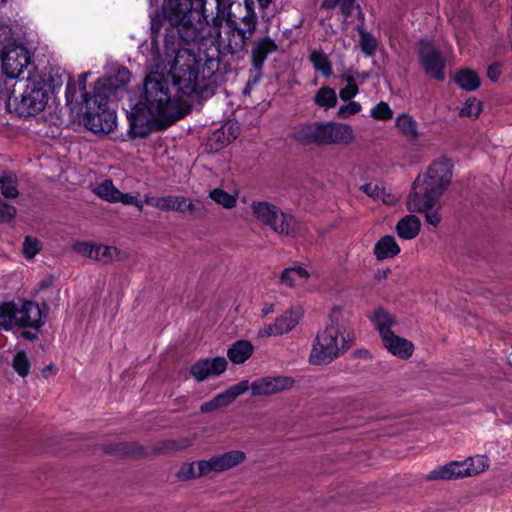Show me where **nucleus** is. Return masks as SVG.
<instances>
[{
  "instance_id": "bb28decb",
  "label": "nucleus",
  "mask_w": 512,
  "mask_h": 512,
  "mask_svg": "<svg viewBox=\"0 0 512 512\" xmlns=\"http://www.w3.org/2000/svg\"><path fill=\"white\" fill-rule=\"evenodd\" d=\"M249 389L248 380H242L238 384L229 387L222 393L217 394L213 399L220 408L229 406L238 396Z\"/></svg>"
},
{
  "instance_id": "9b49d317",
  "label": "nucleus",
  "mask_w": 512,
  "mask_h": 512,
  "mask_svg": "<svg viewBox=\"0 0 512 512\" xmlns=\"http://www.w3.org/2000/svg\"><path fill=\"white\" fill-rule=\"evenodd\" d=\"M13 305V318L11 319V328L13 325L19 326L21 328H34L35 330H40V328L45 324V319L47 317V312H43V310H48L47 303H43L40 307L38 303L29 300L20 301V305L15 303L14 301H10Z\"/></svg>"
},
{
  "instance_id": "052dcab7",
  "label": "nucleus",
  "mask_w": 512,
  "mask_h": 512,
  "mask_svg": "<svg viewBox=\"0 0 512 512\" xmlns=\"http://www.w3.org/2000/svg\"><path fill=\"white\" fill-rule=\"evenodd\" d=\"M166 21L164 18H163V12L161 11V15L160 14H156L154 15L152 18H151V35L152 37H156L160 30H161V27L163 26V22Z\"/></svg>"
},
{
  "instance_id": "c85d7f7f",
  "label": "nucleus",
  "mask_w": 512,
  "mask_h": 512,
  "mask_svg": "<svg viewBox=\"0 0 512 512\" xmlns=\"http://www.w3.org/2000/svg\"><path fill=\"white\" fill-rule=\"evenodd\" d=\"M309 60L314 69L321 72L324 77L328 78L333 74L332 62L323 50H313L309 55Z\"/></svg>"
},
{
  "instance_id": "5701e85b",
  "label": "nucleus",
  "mask_w": 512,
  "mask_h": 512,
  "mask_svg": "<svg viewBox=\"0 0 512 512\" xmlns=\"http://www.w3.org/2000/svg\"><path fill=\"white\" fill-rule=\"evenodd\" d=\"M453 80L465 91H475L481 85L479 74L471 68H460L456 71Z\"/></svg>"
},
{
  "instance_id": "2eb2a0df",
  "label": "nucleus",
  "mask_w": 512,
  "mask_h": 512,
  "mask_svg": "<svg viewBox=\"0 0 512 512\" xmlns=\"http://www.w3.org/2000/svg\"><path fill=\"white\" fill-rule=\"evenodd\" d=\"M278 50L276 42L268 36L259 38L251 49V65L255 71L262 74V69L267 56Z\"/></svg>"
},
{
  "instance_id": "8fccbe9b",
  "label": "nucleus",
  "mask_w": 512,
  "mask_h": 512,
  "mask_svg": "<svg viewBox=\"0 0 512 512\" xmlns=\"http://www.w3.org/2000/svg\"><path fill=\"white\" fill-rule=\"evenodd\" d=\"M96 245L90 242L79 241L73 244L72 249L82 256L94 259Z\"/></svg>"
},
{
  "instance_id": "6e6552de",
  "label": "nucleus",
  "mask_w": 512,
  "mask_h": 512,
  "mask_svg": "<svg viewBox=\"0 0 512 512\" xmlns=\"http://www.w3.org/2000/svg\"><path fill=\"white\" fill-rule=\"evenodd\" d=\"M255 218L269 226L280 235H290L294 232L295 219L292 215L283 213L279 207L266 201L252 203Z\"/></svg>"
},
{
  "instance_id": "3c124183",
  "label": "nucleus",
  "mask_w": 512,
  "mask_h": 512,
  "mask_svg": "<svg viewBox=\"0 0 512 512\" xmlns=\"http://www.w3.org/2000/svg\"><path fill=\"white\" fill-rule=\"evenodd\" d=\"M361 105L358 102L350 101L346 105H342L338 111L337 116L340 119H346L352 115H355L361 111Z\"/></svg>"
},
{
  "instance_id": "f8f14e48",
  "label": "nucleus",
  "mask_w": 512,
  "mask_h": 512,
  "mask_svg": "<svg viewBox=\"0 0 512 512\" xmlns=\"http://www.w3.org/2000/svg\"><path fill=\"white\" fill-rule=\"evenodd\" d=\"M294 384V378L277 375L258 378L249 385V388L251 389L252 396H267L289 390Z\"/></svg>"
},
{
  "instance_id": "423d86ee",
  "label": "nucleus",
  "mask_w": 512,
  "mask_h": 512,
  "mask_svg": "<svg viewBox=\"0 0 512 512\" xmlns=\"http://www.w3.org/2000/svg\"><path fill=\"white\" fill-rule=\"evenodd\" d=\"M13 87V85H9L7 95H3L1 99L5 101L6 108L10 113L19 118H29L38 115L47 106L49 94L48 90L44 88L43 82L34 80L28 82L21 95L12 98Z\"/></svg>"
},
{
  "instance_id": "412c9836",
  "label": "nucleus",
  "mask_w": 512,
  "mask_h": 512,
  "mask_svg": "<svg viewBox=\"0 0 512 512\" xmlns=\"http://www.w3.org/2000/svg\"><path fill=\"white\" fill-rule=\"evenodd\" d=\"M373 252L377 260H384L397 256L400 247L392 235H385L376 242Z\"/></svg>"
},
{
  "instance_id": "09e8293b",
  "label": "nucleus",
  "mask_w": 512,
  "mask_h": 512,
  "mask_svg": "<svg viewBox=\"0 0 512 512\" xmlns=\"http://www.w3.org/2000/svg\"><path fill=\"white\" fill-rule=\"evenodd\" d=\"M246 9L247 13L244 17L241 18V23L243 24V27L246 28L248 36H253L256 31L258 18L252 6H249V8Z\"/></svg>"
},
{
  "instance_id": "864d4df0",
  "label": "nucleus",
  "mask_w": 512,
  "mask_h": 512,
  "mask_svg": "<svg viewBox=\"0 0 512 512\" xmlns=\"http://www.w3.org/2000/svg\"><path fill=\"white\" fill-rule=\"evenodd\" d=\"M17 44L12 37V28L10 25L0 21V45Z\"/></svg>"
},
{
  "instance_id": "20e7f679",
  "label": "nucleus",
  "mask_w": 512,
  "mask_h": 512,
  "mask_svg": "<svg viewBox=\"0 0 512 512\" xmlns=\"http://www.w3.org/2000/svg\"><path fill=\"white\" fill-rule=\"evenodd\" d=\"M452 168L451 161L444 157L434 161L424 175H418L407 198V210L424 212L434 208L451 183Z\"/></svg>"
},
{
  "instance_id": "a878e982",
  "label": "nucleus",
  "mask_w": 512,
  "mask_h": 512,
  "mask_svg": "<svg viewBox=\"0 0 512 512\" xmlns=\"http://www.w3.org/2000/svg\"><path fill=\"white\" fill-rule=\"evenodd\" d=\"M396 128L410 142H416L419 139L418 124L416 120L408 113L400 114L395 121Z\"/></svg>"
},
{
  "instance_id": "a18cd8bd",
  "label": "nucleus",
  "mask_w": 512,
  "mask_h": 512,
  "mask_svg": "<svg viewBox=\"0 0 512 512\" xmlns=\"http://www.w3.org/2000/svg\"><path fill=\"white\" fill-rule=\"evenodd\" d=\"M370 115L375 120L387 121L393 117V111L386 102L381 101L371 110Z\"/></svg>"
},
{
  "instance_id": "37998d69",
  "label": "nucleus",
  "mask_w": 512,
  "mask_h": 512,
  "mask_svg": "<svg viewBox=\"0 0 512 512\" xmlns=\"http://www.w3.org/2000/svg\"><path fill=\"white\" fill-rule=\"evenodd\" d=\"M455 463H448L446 465H443L433 471L430 472V474L427 476L428 480H452L453 477V471L452 468H454Z\"/></svg>"
},
{
  "instance_id": "6ab92c4d",
  "label": "nucleus",
  "mask_w": 512,
  "mask_h": 512,
  "mask_svg": "<svg viewBox=\"0 0 512 512\" xmlns=\"http://www.w3.org/2000/svg\"><path fill=\"white\" fill-rule=\"evenodd\" d=\"M420 229V219L413 214L402 217L396 224V233L404 240H411L417 237Z\"/></svg>"
},
{
  "instance_id": "338daca9",
  "label": "nucleus",
  "mask_w": 512,
  "mask_h": 512,
  "mask_svg": "<svg viewBox=\"0 0 512 512\" xmlns=\"http://www.w3.org/2000/svg\"><path fill=\"white\" fill-rule=\"evenodd\" d=\"M425 219L430 225L437 227L441 222V215L437 211H431V209L424 211Z\"/></svg>"
},
{
  "instance_id": "e433bc0d",
  "label": "nucleus",
  "mask_w": 512,
  "mask_h": 512,
  "mask_svg": "<svg viewBox=\"0 0 512 512\" xmlns=\"http://www.w3.org/2000/svg\"><path fill=\"white\" fill-rule=\"evenodd\" d=\"M35 82H43L44 88L48 86L52 91L56 88H60L63 84V74L59 72V69L50 68L45 72L40 80H34Z\"/></svg>"
},
{
  "instance_id": "69168bd1",
  "label": "nucleus",
  "mask_w": 512,
  "mask_h": 512,
  "mask_svg": "<svg viewBox=\"0 0 512 512\" xmlns=\"http://www.w3.org/2000/svg\"><path fill=\"white\" fill-rule=\"evenodd\" d=\"M341 13L346 17H350L353 14V10L356 5V0H344L339 4Z\"/></svg>"
},
{
  "instance_id": "e2e57ef3",
  "label": "nucleus",
  "mask_w": 512,
  "mask_h": 512,
  "mask_svg": "<svg viewBox=\"0 0 512 512\" xmlns=\"http://www.w3.org/2000/svg\"><path fill=\"white\" fill-rule=\"evenodd\" d=\"M231 5L230 0H216V13L221 15V12H223L224 17L232 18Z\"/></svg>"
},
{
  "instance_id": "603ef678",
  "label": "nucleus",
  "mask_w": 512,
  "mask_h": 512,
  "mask_svg": "<svg viewBox=\"0 0 512 512\" xmlns=\"http://www.w3.org/2000/svg\"><path fill=\"white\" fill-rule=\"evenodd\" d=\"M197 464V478L208 475L210 472H216L215 463L213 457L209 460H199L196 462Z\"/></svg>"
},
{
  "instance_id": "4d7b16f0",
  "label": "nucleus",
  "mask_w": 512,
  "mask_h": 512,
  "mask_svg": "<svg viewBox=\"0 0 512 512\" xmlns=\"http://www.w3.org/2000/svg\"><path fill=\"white\" fill-rule=\"evenodd\" d=\"M117 202H121L124 205H134L140 211H142V208H143L142 202L139 201L137 199V197L132 195L131 193H122L120 191V195H118V197H117Z\"/></svg>"
},
{
  "instance_id": "f704fd0d",
  "label": "nucleus",
  "mask_w": 512,
  "mask_h": 512,
  "mask_svg": "<svg viewBox=\"0 0 512 512\" xmlns=\"http://www.w3.org/2000/svg\"><path fill=\"white\" fill-rule=\"evenodd\" d=\"M12 367L21 377H26L30 372L31 363L24 350L18 351L12 360Z\"/></svg>"
},
{
  "instance_id": "cd10ccee",
  "label": "nucleus",
  "mask_w": 512,
  "mask_h": 512,
  "mask_svg": "<svg viewBox=\"0 0 512 512\" xmlns=\"http://www.w3.org/2000/svg\"><path fill=\"white\" fill-rule=\"evenodd\" d=\"M185 197L184 196H174L168 195L164 197L152 198L150 200H146V203L153 205L162 211H176L183 212Z\"/></svg>"
},
{
  "instance_id": "5fc2aeb1",
  "label": "nucleus",
  "mask_w": 512,
  "mask_h": 512,
  "mask_svg": "<svg viewBox=\"0 0 512 512\" xmlns=\"http://www.w3.org/2000/svg\"><path fill=\"white\" fill-rule=\"evenodd\" d=\"M360 190L373 199L380 198L385 191L383 187H380L379 185L372 183H366L360 186Z\"/></svg>"
},
{
  "instance_id": "4468645a",
  "label": "nucleus",
  "mask_w": 512,
  "mask_h": 512,
  "mask_svg": "<svg viewBox=\"0 0 512 512\" xmlns=\"http://www.w3.org/2000/svg\"><path fill=\"white\" fill-rule=\"evenodd\" d=\"M228 362L224 357L200 359L190 367L191 375L198 381H204L210 376H218L225 372Z\"/></svg>"
},
{
  "instance_id": "a211bd4d",
  "label": "nucleus",
  "mask_w": 512,
  "mask_h": 512,
  "mask_svg": "<svg viewBox=\"0 0 512 512\" xmlns=\"http://www.w3.org/2000/svg\"><path fill=\"white\" fill-rule=\"evenodd\" d=\"M192 445L190 438L164 439L152 445L150 456L169 455L174 452H181Z\"/></svg>"
},
{
  "instance_id": "ea45409f",
  "label": "nucleus",
  "mask_w": 512,
  "mask_h": 512,
  "mask_svg": "<svg viewBox=\"0 0 512 512\" xmlns=\"http://www.w3.org/2000/svg\"><path fill=\"white\" fill-rule=\"evenodd\" d=\"M182 214L188 213L195 218H203L207 214L204 203L200 200L191 201L185 197Z\"/></svg>"
},
{
  "instance_id": "72a5a7b5",
  "label": "nucleus",
  "mask_w": 512,
  "mask_h": 512,
  "mask_svg": "<svg viewBox=\"0 0 512 512\" xmlns=\"http://www.w3.org/2000/svg\"><path fill=\"white\" fill-rule=\"evenodd\" d=\"M209 197L217 204L226 209H232L236 206L237 199L234 195L224 191L220 188H215L210 191Z\"/></svg>"
},
{
  "instance_id": "dca6fc26",
  "label": "nucleus",
  "mask_w": 512,
  "mask_h": 512,
  "mask_svg": "<svg viewBox=\"0 0 512 512\" xmlns=\"http://www.w3.org/2000/svg\"><path fill=\"white\" fill-rule=\"evenodd\" d=\"M240 134V127L237 121L229 120L220 128L216 129L209 138V144L216 151L226 147Z\"/></svg>"
},
{
  "instance_id": "c03bdc74",
  "label": "nucleus",
  "mask_w": 512,
  "mask_h": 512,
  "mask_svg": "<svg viewBox=\"0 0 512 512\" xmlns=\"http://www.w3.org/2000/svg\"><path fill=\"white\" fill-rule=\"evenodd\" d=\"M453 463H455V466H454L455 468H452L454 479L472 476V475H476L479 473V469L474 468L472 464L468 465L466 463V461H464V462L454 461Z\"/></svg>"
},
{
  "instance_id": "f257e3e1",
  "label": "nucleus",
  "mask_w": 512,
  "mask_h": 512,
  "mask_svg": "<svg viewBox=\"0 0 512 512\" xmlns=\"http://www.w3.org/2000/svg\"><path fill=\"white\" fill-rule=\"evenodd\" d=\"M205 3L206 0H164L161 7L163 18L176 31V35L166 34L164 38L165 53L173 57V67L178 69L174 84L183 96L194 100L213 96L231 72L229 63L221 71L219 58H207L202 63L194 51L184 47L205 38Z\"/></svg>"
},
{
  "instance_id": "7ed1b4c3",
  "label": "nucleus",
  "mask_w": 512,
  "mask_h": 512,
  "mask_svg": "<svg viewBox=\"0 0 512 512\" xmlns=\"http://www.w3.org/2000/svg\"><path fill=\"white\" fill-rule=\"evenodd\" d=\"M91 73L84 72L78 77L81 101L75 98L76 88L68 84L66 88L67 105L73 102L79 107L80 122L94 133L108 134L116 125V113L109 107L113 98L117 99L120 92L126 91L131 72L124 66H117L110 75H104L95 81L92 91L86 90V80Z\"/></svg>"
},
{
  "instance_id": "bf43d9fd",
  "label": "nucleus",
  "mask_w": 512,
  "mask_h": 512,
  "mask_svg": "<svg viewBox=\"0 0 512 512\" xmlns=\"http://www.w3.org/2000/svg\"><path fill=\"white\" fill-rule=\"evenodd\" d=\"M273 335H282L275 322L273 324L265 325L263 328L259 329L257 333L258 338H266Z\"/></svg>"
},
{
  "instance_id": "680f3d73",
  "label": "nucleus",
  "mask_w": 512,
  "mask_h": 512,
  "mask_svg": "<svg viewBox=\"0 0 512 512\" xmlns=\"http://www.w3.org/2000/svg\"><path fill=\"white\" fill-rule=\"evenodd\" d=\"M359 89L357 85H347L342 88L339 93V97L343 101H350L353 97H355L358 93Z\"/></svg>"
},
{
  "instance_id": "58836bf2",
  "label": "nucleus",
  "mask_w": 512,
  "mask_h": 512,
  "mask_svg": "<svg viewBox=\"0 0 512 512\" xmlns=\"http://www.w3.org/2000/svg\"><path fill=\"white\" fill-rule=\"evenodd\" d=\"M119 254V251L116 247L107 246L103 244H97L94 259L100 261L104 264H107Z\"/></svg>"
},
{
  "instance_id": "2f4dec72",
  "label": "nucleus",
  "mask_w": 512,
  "mask_h": 512,
  "mask_svg": "<svg viewBox=\"0 0 512 512\" xmlns=\"http://www.w3.org/2000/svg\"><path fill=\"white\" fill-rule=\"evenodd\" d=\"M0 192L5 198H16L19 195L17 176L13 172H4L0 176Z\"/></svg>"
},
{
  "instance_id": "b1692460",
  "label": "nucleus",
  "mask_w": 512,
  "mask_h": 512,
  "mask_svg": "<svg viewBox=\"0 0 512 512\" xmlns=\"http://www.w3.org/2000/svg\"><path fill=\"white\" fill-rule=\"evenodd\" d=\"M303 314L304 311L302 307L298 306L285 311L282 315L277 317L275 323L281 334H286L292 331L300 322Z\"/></svg>"
},
{
  "instance_id": "473e14b6",
  "label": "nucleus",
  "mask_w": 512,
  "mask_h": 512,
  "mask_svg": "<svg viewBox=\"0 0 512 512\" xmlns=\"http://www.w3.org/2000/svg\"><path fill=\"white\" fill-rule=\"evenodd\" d=\"M95 193L102 199L116 203L120 191L113 185L112 180H105L97 186Z\"/></svg>"
},
{
  "instance_id": "6e6d98bb",
  "label": "nucleus",
  "mask_w": 512,
  "mask_h": 512,
  "mask_svg": "<svg viewBox=\"0 0 512 512\" xmlns=\"http://www.w3.org/2000/svg\"><path fill=\"white\" fill-rule=\"evenodd\" d=\"M227 27L228 31L234 32L235 35L240 36L244 40L248 41L252 38V36H248V32L246 31V28L240 27L238 22L234 20L233 18L227 19Z\"/></svg>"
},
{
  "instance_id": "ddd939ff",
  "label": "nucleus",
  "mask_w": 512,
  "mask_h": 512,
  "mask_svg": "<svg viewBox=\"0 0 512 512\" xmlns=\"http://www.w3.org/2000/svg\"><path fill=\"white\" fill-rule=\"evenodd\" d=\"M102 452L120 458L145 459L150 457L148 449L136 441H118L102 444Z\"/></svg>"
},
{
  "instance_id": "f03ea898",
  "label": "nucleus",
  "mask_w": 512,
  "mask_h": 512,
  "mask_svg": "<svg viewBox=\"0 0 512 512\" xmlns=\"http://www.w3.org/2000/svg\"><path fill=\"white\" fill-rule=\"evenodd\" d=\"M137 88L139 96L130 97L127 111L130 139H144L152 132L165 130L191 111V105L172 99L164 73L150 72L144 78L143 87Z\"/></svg>"
},
{
  "instance_id": "0e129e2a",
  "label": "nucleus",
  "mask_w": 512,
  "mask_h": 512,
  "mask_svg": "<svg viewBox=\"0 0 512 512\" xmlns=\"http://www.w3.org/2000/svg\"><path fill=\"white\" fill-rule=\"evenodd\" d=\"M501 73H502V69H501V64L499 62H494L488 66L487 77L492 82H497Z\"/></svg>"
},
{
  "instance_id": "f3484780",
  "label": "nucleus",
  "mask_w": 512,
  "mask_h": 512,
  "mask_svg": "<svg viewBox=\"0 0 512 512\" xmlns=\"http://www.w3.org/2000/svg\"><path fill=\"white\" fill-rule=\"evenodd\" d=\"M384 347L394 356L401 359H408L414 352V344L394 332L389 333L387 336L381 338Z\"/></svg>"
},
{
  "instance_id": "c9c22d12",
  "label": "nucleus",
  "mask_w": 512,
  "mask_h": 512,
  "mask_svg": "<svg viewBox=\"0 0 512 512\" xmlns=\"http://www.w3.org/2000/svg\"><path fill=\"white\" fill-rule=\"evenodd\" d=\"M309 276L308 271L301 266L286 268L281 273L280 282L292 287L296 277L307 279Z\"/></svg>"
},
{
  "instance_id": "a19ab883",
  "label": "nucleus",
  "mask_w": 512,
  "mask_h": 512,
  "mask_svg": "<svg viewBox=\"0 0 512 512\" xmlns=\"http://www.w3.org/2000/svg\"><path fill=\"white\" fill-rule=\"evenodd\" d=\"M228 43L226 45V50L232 54H238L240 52L246 51L247 41L241 38L240 36L235 35L234 32H227Z\"/></svg>"
},
{
  "instance_id": "0eeeda50",
  "label": "nucleus",
  "mask_w": 512,
  "mask_h": 512,
  "mask_svg": "<svg viewBox=\"0 0 512 512\" xmlns=\"http://www.w3.org/2000/svg\"><path fill=\"white\" fill-rule=\"evenodd\" d=\"M341 308L334 307L329 314V322L323 331L317 333L309 356L313 365H326L341 355L338 346Z\"/></svg>"
},
{
  "instance_id": "393cba45",
  "label": "nucleus",
  "mask_w": 512,
  "mask_h": 512,
  "mask_svg": "<svg viewBox=\"0 0 512 512\" xmlns=\"http://www.w3.org/2000/svg\"><path fill=\"white\" fill-rule=\"evenodd\" d=\"M254 347L248 340H238L227 351V356L234 364L244 363L253 353Z\"/></svg>"
},
{
  "instance_id": "39448f33",
  "label": "nucleus",
  "mask_w": 512,
  "mask_h": 512,
  "mask_svg": "<svg viewBox=\"0 0 512 512\" xmlns=\"http://www.w3.org/2000/svg\"><path fill=\"white\" fill-rule=\"evenodd\" d=\"M298 143L324 146L330 144H349L354 139L350 125L338 122H309L299 126L292 134Z\"/></svg>"
},
{
  "instance_id": "aec40b11",
  "label": "nucleus",
  "mask_w": 512,
  "mask_h": 512,
  "mask_svg": "<svg viewBox=\"0 0 512 512\" xmlns=\"http://www.w3.org/2000/svg\"><path fill=\"white\" fill-rule=\"evenodd\" d=\"M245 459L246 454L240 450H230L223 454L213 456L216 472L232 469L243 463Z\"/></svg>"
},
{
  "instance_id": "9d476101",
  "label": "nucleus",
  "mask_w": 512,
  "mask_h": 512,
  "mask_svg": "<svg viewBox=\"0 0 512 512\" xmlns=\"http://www.w3.org/2000/svg\"><path fill=\"white\" fill-rule=\"evenodd\" d=\"M418 62L427 76L437 81L445 80L446 61L433 41L421 38L418 43Z\"/></svg>"
},
{
  "instance_id": "13d9d810",
  "label": "nucleus",
  "mask_w": 512,
  "mask_h": 512,
  "mask_svg": "<svg viewBox=\"0 0 512 512\" xmlns=\"http://www.w3.org/2000/svg\"><path fill=\"white\" fill-rule=\"evenodd\" d=\"M227 19L226 17L223 16V12H221V15L219 13H216V15L214 17L211 18V20H209L207 18V24L205 25L206 26H211L213 27L214 29H216V32L215 34L217 36H220L221 34V31H220V28L222 27V24L223 22L225 21V23L227 24Z\"/></svg>"
},
{
  "instance_id": "774afa93",
  "label": "nucleus",
  "mask_w": 512,
  "mask_h": 512,
  "mask_svg": "<svg viewBox=\"0 0 512 512\" xmlns=\"http://www.w3.org/2000/svg\"><path fill=\"white\" fill-rule=\"evenodd\" d=\"M219 409V407L217 406V403L214 399L210 400V401H207V402H204L201 406H200V412L201 413H211L215 410Z\"/></svg>"
},
{
  "instance_id": "4be33fe9",
  "label": "nucleus",
  "mask_w": 512,
  "mask_h": 512,
  "mask_svg": "<svg viewBox=\"0 0 512 512\" xmlns=\"http://www.w3.org/2000/svg\"><path fill=\"white\" fill-rule=\"evenodd\" d=\"M381 338L393 333L391 327L397 324L396 318L383 307H378L370 317Z\"/></svg>"
},
{
  "instance_id": "79ce46f5",
  "label": "nucleus",
  "mask_w": 512,
  "mask_h": 512,
  "mask_svg": "<svg viewBox=\"0 0 512 512\" xmlns=\"http://www.w3.org/2000/svg\"><path fill=\"white\" fill-rule=\"evenodd\" d=\"M13 305L11 302H3L0 305V328L11 330V319L13 318Z\"/></svg>"
},
{
  "instance_id": "1a4fd4ad",
  "label": "nucleus",
  "mask_w": 512,
  "mask_h": 512,
  "mask_svg": "<svg viewBox=\"0 0 512 512\" xmlns=\"http://www.w3.org/2000/svg\"><path fill=\"white\" fill-rule=\"evenodd\" d=\"M29 63L30 53L23 44L4 45L1 51L2 79H6L8 85L14 86L13 81L21 75Z\"/></svg>"
},
{
  "instance_id": "c756f323",
  "label": "nucleus",
  "mask_w": 512,
  "mask_h": 512,
  "mask_svg": "<svg viewBox=\"0 0 512 512\" xmlns=\"http://www.w3.org/2000/svg\"><path fill=\"white\" fill-rule=\"evenodd\" d=\"M355 29L360 36L359 47L362 53L368 57L373 56L378 48L377 39L372 33L366 31L362 25H357Z\"/></svg>"
},
{
  "instance_id": "7c9ffc66",
  "label": "nucleus",
  "mask_w": 512,
  "mask_h": 512,
  "mask_svg": "<svg viewBox=\"0 0 512 512\" xmlns=\"http://www.w3.org/2000/svg\"><path fill=\"white\" fill-rule=\"evenodd\" d=\"M315 105L329 110L337 105V95L333 88L322 86L319 88L314 96Z\"/></svg>"
},
{
  "instance_id": "4c0bfd02",
  "label": "nucleus",
  "mask_w": 512,
  "mask_h": 512,
  "mask_svg": "<svg viewBox=\"0 0 512 512\" xmlns=\"http://www.w3.org/2000/svg\"><path fill=\"white\" fill-rule=\"evenodd\" d=\"M482 111V102L476 97H469L459 111V116L477 119Z\"/></svg>"
},
{
  "instance_id": "49530a36",
  "label": "nucleus",
  "mask_w": 512,
  "mask_h": 512,
  "mask_svg": "<svg viewBox=\"0 0 512 512\" xmlns=\"http://www.w3.org/2000/svg\"><path fill=\"white\" fill-rule=\"evenodd\" d=\"M41 250V243L37 238L26 236L23 243V254L27 259H32Z\"/></svg>"
},
{
  "instance_id": "de8ad7c7",
  "label": "nucleus",
  "mask_w": 512,
  "mask_h": 512,
  "mask_svg": "<svg viewBox=\"0 0 512 512\" xmlns=\"http://www.w3.org/2000/svg\"><path fill=\"white\" fill-rule=\"evenodd\" d=\"M176 478L178 481L186 482L192 479H197L195 463L194 462H186L181 465L179 470L176 473Z\"/></svg>"
}]
</instances>
